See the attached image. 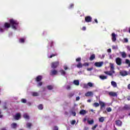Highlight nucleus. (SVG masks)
<instances>
[{"label":"nucleus","instance_id":"obj_1","mask_svg":"<svg viewBox=\"0 0 130 130\" xmlns=\"http://www.w3.org/2000/svg\"><path fill=\"white\" fill-rule=\"evenodd\" d=\"M10 22L12 29H14V30H17L18 25H19V22L17 20L13 19L10 20Z\"/></svg>","mask_w":130,"mask_h":130},{"label":"nucleus","instance_id":"obj_2","mask_svg":"<svg viewBox=\"0 0 130 130\" xmlns=\"http://www.w3.org/2000/svg\"><path fill=\"white\" fill-rule=\"evenodd\" d=\"M10 27H11V25H10V24L8 23H5V24H4V25H2V24L0 25V32L1 33H3V32H5V30H6V29H8L9 28H10Z\"/></svg>","mask_w":130,"mask_h":130},{"label":"nucleus","instance_id":"obj_3","mask_svg":"<svg viewBox=\"0 0 130 130\" xmlns=\"http://www.w3.org/2000/svg\"><path fill=\"white\" fill-rule=\"evenodd\" d=\"M115 60L117 66H121L122 64V60L120 57H117Z\"/></svg>","mask_w":130,"mask_h":130},{"label":"nucleus","instance_id":"obj_4","mask_svg":"<svg viewBox=\"0 0 130 130\" xmlns=\"http://www.w3.org/2000/svg\"><path fill=\"white\" fill-rule=\"evenodd\" d=\"M104 73L105 74H106V75H108V76H112L113 74L115 73V71H114V70L112 71H105Z\"/></svg>","mask_w":130,"mask_h":130},{"label":"nucleus","instance_id":"obj_5","mask_svg":"<svg viewBox=\"0 0 130 130\" xmlns=\"http://www.w3.org/2000/svg\"><path fill=\"white\" fill-rule=\"evenodd\" d=\"M85 22H87V23H90V22H92V17L91 16H86L85 18Z\"/></svg>","mask_w":130,"mask_h":130},{"label":"nucleus","instance_id":"obj_6","mask_svg":"<svg viewBox=\"0 0 130 130\" xmlns=\"http://www.w3.org/2000/svg\"><path fill=\"white\" fill-rule=\"evenodd\" d=\"M59 64L58 62H52L51 64V68L53 69H55L56 68H57V66Z\"/></svg>","mask_w":130,"mask_h":130},{"label":"nucleus","instance_id":"obj_7","mask_svg":"<svg viewBox=\"0 0 130 130\" xmlns=\"http://www.w3.org/2000/svg\"><path fill=\"white\" fill-rule=\"evenodd\" d=\"M94 95V93L92 91H88L85 94V96L86 97H90V96H93Z\"/></svg>","mask_w":130,"mask_h":130},{"label":"nucleus","instance_id":"obj_8","mask_svg":"<svg viewBox=\"0 0 130 130\" xmlns=\"http://www.w3.org/2000/svg\"><path fill=\"white\" fill-rule=\"evenodd\" d=\"M112 41L113 42H115L116 41V35L115 33L112 34Z\"/></svg>","mask_w":130,"mask_h":130},{"label":"nucleus","instance_id":"obj_9","mask_svg":"<svg viewBox=\"0 0 130 130\" xmlns=\"http://www.w3.org/2000/svg\"><path fill=\"white\" fill-rule=\"evenodd\" d=\"M103 64V62H96L94 63V65L95 67H97L98 68H100L101 67H102Z\"/></svg>","mask_w":130,"mask_h":130},{"label":"nucleus","instance_id":"obj_10","mask_svg":"<svg viewBox=\"0 0 130 130\" xmlns=\"http://www.w3.org/2000/svg\"><path fill=\"white\" fill-rule=\"evenodd\" d=\"M100 105L101 106V109H102L103 108H104L105 107V103L100 101H99Z\"/></svg>","mask_w":130,"mask_h":130},{"label":"nucleus","instance_id":"obj_11","mask_svg":"<svg viewBox=\"0 0 130 130\" xmlns=\"http://www.w3.org/2000/svg\"><path fill=\"white\" fill-rule=\"evenodd\" d=\"M20 118H21V113H17L15 116V119L18 120Z\"/></svg>","mask_w":130,"mask_h":130},{"label":"nucleus","instance_id":"obj_12","mask_svg":"<svg viewBox=\"0 0 130 130\" xmlns=\"http://www.w3.org/2000/svg\"><path fill=\"white\" fill-rule=\"evenodd\" d=\"M109 95L112 96V97H116L117 96V93L114 92H109Z\"/></svg>","mask_w":130,"mask_h":130},{"label":"nucleus","instance_id":"obj_13","mask_svg":"<svg viewBox=\"0 0 130 130\" xmlns=\"http://www.w3.org/2000/svg\"><path fill=\"white\" fill-rule=\"evenodd\" d=\"M54 88V85H49L47 86V88L48 89V90H53Z\"/></svg>","mask_w":130,"mask_h":130},{"label":"nucleus","instance_id":"obj_14","mask_svg":"<svg viewBox=\"0 0 130 130\" xmlns=\"http://www.w3.org/2000/svg\"><path fill=\"white\" fill-rule=\"evenodd\" d=\"M122 123V122H121L120 120L116 121V125H118V126H121Z\"/></svg>","mask_w":130,"mask_h":130},{"label":"nucleus","instance_id":"obj_15","mask_svg":"<svg viewBox=\"0 0 130 130\" xmlns=\"http://www.w3.org/2000/svg\"><path fill=\"white\" fill-rule=\"evenodd\" d=\"M100 79H101V80H106L107 79V76H104V75H100L99 76Z\"/></svg>","mask_w":130,"mask_h":130},{"label":"nucleus","instance_id":"obj_16","mask_svg":"<svg viewBox=\"0 0 130 130\" xmlns=\"http://www.w3.org/2000/svg\"><path fill=\"white\" fill-rule=\"evenodd\" d=\"M120 74L123 77H124V76H127V72L126 71L121 72Z\"/></svg>","mask_w":130,"mask_h":130},{"label":"nucleus","instance_id":"obj_17","mask_svg":"<svg viewBox=\"0 0 130 130\" xmlns=\"http://www.w3.org/2000/svg\"><path fill=\"white\" fill-rule=\"evenodd\" d=\"M73 83L74 85H75V86H79V85H80V82L79 80H74Z\"/></svg>","mask_w":130,"mask_h":130},{"label":"nucleus","instance_id":"obj_18","mask_svg":"<svg viewBox=\"0 0 130 130\" xmlns=\"http://www.w3.org/2000/svg\"><path fill=\"white\" fill-rule=\"evenodd\" d=\"M23 117L25 119H30V117L28 116V114L25 113L23 114Z\"/></svg>","mask_w":130,"mask_h":130},{"label":"nucleus","instance_id":"obj_19","mask_svg":"<svg viewBox=\"0 0 130 130\" xmlns=\"http://www.w3.org/2000/svg\"><path fill=\"white\" fill-rule=\"evenodd\" d=\"M69 113H70L71 115L76 116V112H75V111L71 110V111H70Z\"/></svg>","mask_w":130,"mask_h":130},{"label":"nucleus","instance_id":"obj_20","mask_svg":"<svg viewBox=\"0 0 130 130\" xmlns=\"http://www.w3.org/2000/svg\"><path fill=\"white\" fill-rule=\"evenodd\" d=\"M123 109L124 110H128L130 109V107H129V106L128 105H125L123 107Z\"/></svg>","mask_w":130,"mask_h":130},{"label":"nucleus","instance_id":"obj_21","mask_svg":"<svg viewBox=\"0 0 130 130\" xmlns=\"http://www.w3.org/2000/svg\"><path fill=\"white\" fill-rule=\"evenodd\" d=\"M111 85L114 88H116V87H117V84L114 81H111Z\"/></svg>","mask_w":130,"mask_h":130},{"label":"nucleus","instance_id":"obj_22","mask_svg":"<svg viewBox=\"0 0 130 130\" xmlns=\"http://www.w3.org/2000/svg\"><path fill=\"white\" fill-rule=\"evenodd\" d=\"M41 80H42V77L41 76H39L37 77L36 81H37V82H40Z\"/></svg>","mask_w":130,"mask_h":130},{"label":"nucleus","instance_id":"obj_23","mask_svg":"<svg viewBox=\"0 0 130 130\" xmlns=\"http://www.w3.org/2000/svg\"><path fill=\"white\" fill-rule=\"evenodd\" d=\"M95 54H92L89 58V60L91 61L94 60V59H95Z\"/></svg>","mask_w":130,"mask_h":130},{"label":"nucleus","instance_id":"obj_24","mask_svg":"<svg viewBox=\"0 0 130 130\" xmlns=\"http://www.w3.org/2000/svg\"><path fill=\"white\" fill-rule=\"evenodd\" d=\"M121 55L123 58H125V57H126V54L124 52H122Z\"/></svg>","mask_w":130,"mask_h":130},{"label":"nucleus","instance_id":"obj_25","mask_svg":"<svg viewBox=\"0 0 130 130\" xmlns=\"http://www.w3.org/2000/svg\"><path fill=\"white\" fill-rule=\"evenodd\" d=\"M57 74V71L56 70H53L51 72L50 75H52V76L54 75H56Z\"/></svg>","mask_w":130,"mask_h":130},{"label":"nucleus","instance_id":"obj_26","mask_svg":"<svg viewBox=\"0 0 130 130\" xmlns=\"http://www.w3.org/2000/svg\"><path fill=\"white\" fill-rule=\"evenodd\" d=\"M31 94L32 95V96H39V93L36 92H32Z\"/></svg>","mask_w":130,"mask_h":130},{"label":"nucleus","instance_id":"obj_27","mask_svg":"<svg viewBox=\"0 0 130 130\" xmlns=\"http://www.w3.org/2000/svg\"><path fill=\"white\" fill-rule=\"evenodd\" d=\"M100 106V104L98 103H94L93 104V106H94V107H99Z\"/></svg>","mask_w":130,"mask_h":130},{"label":"nucleus","instance_id":"obj_28","mask_svg":"<svg viewBox=\"0 0 130 130\" xmlns=\"http://www.w3.org/2000/svg\"><path fill=\"white\" fill-rule=\"evenodd\" d=\"M11 127H12V128H16V127H17V123H13L11 124Z\"/></svg>","mask_w":130,"mask_h":130},{"label":"nucleus","instance_id":"obj_29","mask_svg":"<svg viewBox=\"0 0 130 130\" xmlns=\"http://www.w3.org/2000/svg\"><path fill=\"white\" fill-rule=\"evenodd\" d=\"M86 113H88V111H86L85 110H82V115H85Z\"/></svg>","mask_w":130,"mask_h":130},{"label":"nucleus","instance_id":"obj_30","mask_svg":"<svg viewBox=\"0 0 130 130\" xmlns=\"http://www.w3.org/2000/svg\"><path fill=\"white\" fill-rule=\"evenodd\" d=\"M87 122L89 124H93L94 123V120L93 119L91 120H88Z\"/></svg>","mask_w":130,"mask_h":130},{"label":"nucleus","instance_id":"obj_31","mask_svg":"<svg viewBox=\"0 0 130 130\" xmlns=\"http://www.w3.org/2000/svg\"><path fill=\"white\" fill-rule=\"evenodd\" d=\"M100 122H103L104 121V117H101L99 119Z\"/></svg>","mask_w":130,"mask_h":130},{"label":"nucleus","instance_id":"obj_32","mask_svg":"<svg viewBox=\"0 0 130 130\" xmlns=\"http://www.w3.org/2000/svg\"><path fill=\"white\" fill-rule=\"evenodd\" d=\"M74 94L75 93H74V92H70L69 93L68 96L69 97V98H72V97H73Z\"/></svg>","mask_w":130,"mask_h":130},{"label":"nucleus","instance_id":"obj_33","mask_svg":"<svg viewBox=\"0 0 130 130\" xmlns=\"http://www.w3.org/2000/svg\"><path fill=\"white\" fill-rule=\"evenodd\" d=\"M26 126H27V127H28V128H30V127L32 126V123L28 122L26 123Z\"/></svg>","mask_w":130,"mask_h":130},{"label":"nucleus","instance_id":"obj_34","mask_svg":"<svg viewBox=\"0 0 130 130\" xmlns=\"http://www.w3.org/2000/svg\"><path fill=\"white\" fill-rule=\"evenodd\" d=\"M60 73H61V75H62V76H65L66 74V72L62 70L60 71Z\"/></svg>","mask_w":130,"mask_h":130},{"label":"nucleus","instance_id":"obj_35","mask_svg":"<svg viewBox=\"0 0 130 130\" xmlns=\"http://www.w3.org/2000/svg\"><path fill=\"white\" fill-rule=\"evenodd\" d=\"M38 109H39L40 110H42L43 109V105H39Z\"/></svg>","mask_w":130,"mask_h":130},{"label":"nucleus","instance_id":"obj_36","mask_svg":"<svg viewBox=\"0 0 130 130\" xmlns=\"http://www.w3.org/2000/svg\"><path fill=\"white\" fill-rule=\"evenodd\" d=\"M87 85H88V87H90V88H92V87H93V83L91 82H88Z\"/></svg>","mask_w":130,"mask_h":130},{"label":"nucleus","instance_id":"obj_37","mask_svg":"<svg viewBox=\"0 0 130 130\" xmlns=\"http://www.w3.org/2000/svg\"><path fill=\"white\" fill-rule=\"evenodd\" d=\"M107 111L108 112H111V111H112V109H111V108L108 107L107 108Z\"/></svg>","mask_w":130,"mask_h":130},{"label":"nucleus","instance_id":"obj_38","mask_svg":"<svg viewBox=\"0 0 130 130\" xmlns=\"http://www.w3.org/2000/svg\"><path fill=\"white\" fill-rule=\"evenodd\" d=\"M83 88H84L85 89H89V86L88 85V84H84Z\"/></svg>","mask_w":130,"mask_h":130},{"label":"nucleus","instance_id":"obj_39","mask_svg":"<svg viewBox=\"0 0 130 130\" xmlns=\"http://www.w3.org/2000/svg\"><path fill=\"white\" fill-rule=\"evenodd\" d=\"M55 55H56V54H52L50 56H49V55H48V57L49 58H52V57H53V56H55Z\"/></svg>","mask_w":130,"mask_h":130},{"label":"nucleus","instance_id":"obj_40","mask_svg":"<svg viewBox=\"0 0 130 130\" xmlns=\"http://www.w3.org/2000/svg\"><path fill=\"white\" fill-rule=\"evenodd\" d=\"M19 42L20 43H24V42H25V40L24 39H19Z\"/></svg>","mask_w":130,"mask_h":130},{"label":"nucleus","instance_id":"obj_41","mask_svg":"<svg viewBox=\"0 0 130 130\" xmlns=\"http://www.w3.org/2000/svg\"><path fill=\"white\" fill-rule=\"evenodd\" d=\"M97 126H98V124H95L91 128L92 130H95L96 129V127H97Z\"/></svg>","mask_w":130,"mask_h":130},{"label":"nucleus","instance_id":"obj_42","mask_svg":"<svg viewBox=\"0 0 130 130\" xmlns=\"http://www.w3.org/2000/svg\"><path fill=\"white\" fill-rule=\"evenodd\" d=\"M65 88L67 89V90H71V86L70 85H67L65 86Z\"/></svg>","mask_w":130,"mask_h":130},{"label":"nucleus","instance_id":"obj_43","mask_svg":"<svg viewBox=\"0 0 130 130\" xmlns=\"http://www.w3.org/2000/svg\"><path fill=\"white\" fill-rule=\"evenodd\" d=\"M83 67H89V63L88 62H85L83 64H82Z\"/></svg>","mask_w":130,"mask_h":130},{"label":"nucleus","instance_id":"obj_44","mask_svg":"<svg viewBox=\"0 0 130 130\" xmlns=\"http://www.w3.org/2000/svg\"><path fill=\"white\" fill-rule=\"evenodd\" d=\"M77 67L78 68H82V63H79L77 65Z\"/></svg>","mask_w":130,"mask_h":130},{"label":"nucleus","instance_id":"obj_45","mask_svg":"<svg viewBox=\"0 0 130 130\" xmlns=\"http://www.w3.org/2000/svg\"><path fill=\"white\" fill-rule=\"evenodd\" d=\"M21 102L22 103H26V102H27V100H26L25 99H21Z\"/></svg>","mask_w":130,"mask_h":130},{"label":"nucleus","instance_id":"obj_46","mask_svg":"<svg viewBox=\"0 0 130 130\" xmlns=\"http://www.w3.org/2000/svg\"><path fill=\"white\" fill-rule=\"evenodd\" d=\"M71 123L72 125H74L76 123V121L75 120H73L71 121Z\"/></svg>","mask_w":130,"mask_h":130},{"label":"nucleus","instance_id":"obj_47","mask_svg":"<svg viewBox=\"0 0 130 130\" xmlns=\"http://www.w3.org/2000/svg\"><path fill=\"white\" fill-rule=\"evenodd\" d=\"M110 68L111 70H112L113 71L114 70V66H113V64H111Z\"/></svg>","mask_w":130,"mask_h":130},{"label":"nucleus","instance_id":"obj_48","mask_svg":"<svg viewBox=\"0 0 130 130\" xmlns=\"http://www.w3.org/2000/svg\"><path fill=\"white\" fill-rule=\"evenodd\" d=\"M124 42H125L126 43H127V42H128V39H127V38H124Z\"/></svg>","mask_w":130,"mask_h":130},{"label":"nucleus","instance_id":"obj_49","mask_svg":"<svg viewBox=\"0 0 130 130\" xmlns=\"http://www.w3.org/2000/svg\"><path fill=\"white\" fill-rule=\"evenodd\" d=\"M92 70H93V68H92V67L87 69V71H88V72H90V71H92Z\"/></svg>","mask_w":130,"mask_h":130},{"label":"nucleus","instance_id":"obj_50","mask_svg":"<svg viewBox=\"0 0 130 130\" xmlns=\"http://www.w3.org/2000/svg\"><path fill=\"white\" fill-rule=\"evenodd\" d=\"M63 69L64 70H65V71H67V70H68V69L69 68H68V66H67V65H65L63 66Z\"/></svg>","mask_w":130,"mask_h":130},{"label":"nucleus","instance_id":"obj_51","mask_svg":"<svg viewBox=\"0 0 130 130\" xmlns=\"http://www.w3.org/2000/svg\"><path fill=\"white\" fill-rule=\"evenodd\" d=\"M81 57H80V58H77L76 59V61L77 62H79V61H81Z\"/></svg>","mask_w":130,"mask_h":130},{"label":"nucleus","instance_id":"obj_52","mask_svg":"<svg viewBox=\"0 0 130 130\" xmlns=\"http://www.w3.org/2000/svg\"><path fill=\"white\" fill-rule=\"evenodd\" d=\"M42 86V82H39L38 84V87H40Z\"/></svg>","mask_w":130,"mask_h":130},{"label":"nucleus","instance_id":"obj_53","mask_svg":"<svg viewBox=\"0 0 130 130\" xmlns=\"http://www.w3.org/2000/svg\"><path fill=\"white\" fill-rule=\"evenodd\" d=\"M117 46H112V49H116Z\"/></svg>","mask_w":130,"mask_h":130},{"label":"nucleus","instance_id":"obj_54","mask_svg":"<svg viewBox=\"0 0 130 130\" xmlns=\"http://www.w3.org/2000/svg\"><path fill=\"white\" fill-rule=\"evenodd\" d=\"M53 130H58V127L57 126L54 127V128Z\"/></svg>","mask_w":130,"mask_h":130},{"label":"nucleus","instance_id":"obj_55","mask_svg":"<svg viewBox=\"0 0 130 130\" xmlns=\"http://www.w3.org/2000/svg\"><path fill=\"white\" fill-rule=\"evenodd\" d=\"M125 62H126V63H129V62H130L129 60L126 59L125 60Z\"/></svg>","mask_w":130,"mask_h":130},{"label":"nucleus","instance_id":"obj_56","mask_svg":"<svg viewBox=\"0 0 130 130\" xmlns=\"http://www.w3.org/2000/svg\"><path fill=\"white\" fill-rule=\"evenodd\" d=\"M107 52H109V53H111V49H108Z\"/></svg>","mask_w":130,"mask_h":130},{"label":"nucleus","instance_id":"obj_57","mask_svg":"<svg viewBox=\"0 0 130 130\" xmlns=\"http://www.w3.org/2000/svg\"><path fill=\"white\" fill-rule=\"evenodd\" d=\"M76 101H79V100H80V97L79 96L76 97Z\"/></svg>","mask_w":130,"mask_h":130},{"label":"nucleus","instance_id":"obj_58","mask_svg":"<svg viewBox=\"0 0 130 130\" xmlns=\"http://www.w3.org/2000/svg\"><path fill=\"white\" fill-rule=\"evenodd\" d=\"M82 30H83V31H85V30H86V27L83 26V27H82Z\"/></svg>","mask_w":130,"mask_h":130},{"label":"nucleus","instance_id":"obj_59","mask_svg":"<svg viewBox=\"0 0 130 130\" xmlns=\"http://www.w3.org/2000/svg\"><path fill=\"white\" fill-rule=\"evenodd\" d=\"M91 101H92L91 100L89 99V100H87V102H88L89 103H91Z\"/></svg>","mask_w":130,"mask_h":130},{"label":"nucleus","instance_id":"obj_60","mask_svg":"<svg viewBox=\"0 0 130 130\" xmlns=\"http://www.w3.org/2000/svg\"><path fill=\"white\" fill-rule=\"evenodd\" d=\"M73 7H74V4H71V5H70V9L73 8Z\"/></svg>","mask_w":130,"mask_h":130},{"label":"nucleus","instance_id":"obj_61","mask_svg":"<svg viewBox=\"0 0 130 130\" xmlns=\"http://www.w3.org/2000/svg\"><path fill=\"white\" fill-rule=\"evenodd\" d=\"M94 22H95L96 24H98V20H97V19H94Z\"/></svg>","mask_w":130,"mask_h":130},{"label":"nucleus","instance_id":"obj_62","mask_svg":"<svg viewBox=\"0 0 130 130\" xmlns=\"http://www.w3.org/2000/svg\"><path fill=\"white\" fill-rule=\"evenodd\" d=\"M88 129H89L88 127H84V130H88Z\"/></svg>","mask_w":130,"mask_h":130},{"label":"nucleus","instance_id":"obj_63","mask_svg":"<svg viewBox=\"0 0 130 130\" xmlns=\"http://www.w3.org/2000/svg\"><path fill=\"white\" fill-rule=\"evenodd\" d=\"M127 100H128V101H130V96L127 97Z\"/></svg>","mask_w":130,"mask_h":130},{"label":"nucleus","instance_id":"obj_64","mask_svg":"<svg viewBox=\"0 0 130 130\" xmlns=\"http://www.w3.org/2000/svg\"><path fill=\"white\" fill-rule=\"evenodd\" d=\"M128 89L130 90V84L128 85Z\"/></svg>","mask_w":130,"mask_h":130}]
</instances>
